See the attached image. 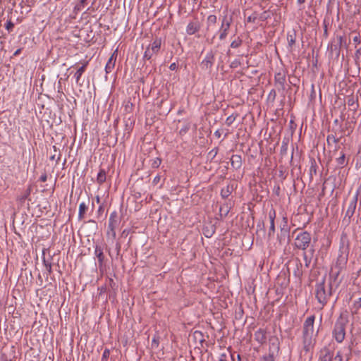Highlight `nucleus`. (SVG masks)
<instances>
[{"label": "nucleus", "mask_w": 361, "mask_h": 361, "mask_svg": "<svg viewBox=\"0 0 361 361\" xmlns=\"http://www.w3.org/2000/svg\"><path fill=\"white\" fill-rule=\"evenodd\" d=\"M314 319V315H311L305 319L303 324L302 350L305 353L310 351L315 343L313 338Z\"/></svg>", "instance_id": "1"}, {"label": "nucleus", "mask_w": 361, "mask_h": 361, "mask_svg": "<svg viewBox=\"0 0 361 361\" xmlns=\"http://www.w3.org/2000/svg\"><path fill=\"white\" fill-rule=\"evenodd\" d=\"M348 322V312L344 311L341 312L336 321L332 332L333 337L335 338L336 342L341 343L344 341L345 337V328Z\"/></svg>", "instance_id": "2"}, {"label": "nucleus", "mask_w": 361, "mask_h": 361, "mask_svg": "<svg viewBox=\"0 0 361 361\" xmlns=\"http://www.w3.org/2000/svg\"><path fill=\"white\" fill-rule=\"evenodd\" d=\"M331 295V284H325V279L316 284V298L318 302L324 307Z\"/></svg>", "instance_id": "3"}, {"label": "nucleus", "mask_w": 361, "mask_h": 361, "mask_svg": "<svg viewBox=\"0 0 361 361\" xmlns=\"http://www.w3.org/2000/svg\"><path fill=\"white\" fill-rule=\"evenodd\" d=\"M220 22L221 25L217 34L219 35V39L223 41L227 37L233 23L232 15H229L227 11H224V15L220 18Z\"/></svg>", "instance_id": "4"}, {"label": "nucleus", "mask_w": 361, "mask_h": 361, "mask_svg": "<svg viewBox=\"0 0 361 361\" xmlns=\"http://www.w3.org/2000/svg\"><path fill=\"white\" fill-rule=\"evenodd\" d=\"M349 254V241L345 235H342L340 239L339 254L337 259V263L339 265H344L348 261Z\"/></svg>", "instance_id": "5"}, {"label": "nucleus", "mask_w": 361, "mask_h": 361, "mask_svg": "<svg viewBox=\"0 0 361 361\" xmlns=\"http://www.w3.org/2000/svg\"><path fill=\"white\" fill-rule=\"evenodd\" d=\"M311 234L307 231L298 233L295 239L294 245L299 250L305 251L311 243Z\"/></svg>", "instance_id": "6"}, {"label": "nucleus", "mask_w": 361, "mask_h": 361, "mask_svg": "<svg viewBox=\"0 0 361 361\" xmlns=\"http://www.w3.org/2000/svg\"><path fill=\"white\" fill-rule=\"evenodd\" d=\"M269 353L262 357V361H274L275 353L279 350V342L277 338L272 337L269 339Z\"/></svg>", "instance_id": "7"}, {"label": "nucleus", "mask_w": 361, "mask_h": 361, "mask_svg": "<svg viewBox=\"0 0 361 361\" xmlns=\"http://www.w3.org/2000/svg\"><path fill=\"white\" fill-rule=\"evenodd\" d=\"M214 61V56L212 51L208 52L201 63L202 68L205 70L210 69Z\"/></svg>", "instance_id": "8"}, {"label": "nucleus", "mask_w": 361, "mask_h": 361, "mask_svg": "<svg viewBox=\"0 0 361 361\" xmlns=\"http://www.w3.org/2000/svg\"><path fill=\"white\" fill-rule=\"evenodd\" d=\"M200 23L197 20L190 21L186 27V32L189 35H192L200 30Z\"/></svg>", "instance_id": "9"}, {"label": "nucleus", "mask_w": 361, "mask_h": 361, "mask_svg": "<svg viewBox=\"0 0 361 361\" xmlns=\"http://www.w3.org/2000/svg\"><path fill=\"white\" fill-rule=\"evenodd\" d=\"M217 22V17L216 15H209L206 20V33L208 34L210 31L214 30V27Z\"/></svg>", "instance_id": "10"}, {"label": "nucleus", "mask_w": 361, "mask_h": 361, "mask_svg": "<svg viewBox=\"0 0 361 361\" xmlns=\"http://www.w3.org/2000/svg\"><path fill=\"white\" fill-rule=\"evenodd\" d=\"M255 339L260 344H263L267 341V331L264 329H259L255 333Z\"/></svg>", "instance_id": "11"}, {"label": "nucleus", "mask_w": 361, "mask_h": 361, "mask_svg": "<svg viewBox=\"0 0 361 361\" xmlns=\"http://www.w3.org/2000/svg\"><path fill=\"white\" fill-rule=\"evenodd\" d=\"M119 223L120 219L116 211L112 212L109 216L108 227L117 228Z\"/></svg>", "instance_id": "12"}, {"label": "nucleus", "mask_w": 361, "mask_h": 361, "mask_svg": "<svg viewBox=\"0 0 361 361\" xmlns=\"http://www.w3.org/2000/svg\"><path fill=\"white\" fill-rule=\"evenodd\" d=\"M231 166L235 169H239L242 166V157L239 154H233L231 158Z\"/></svg>", "instance_id": "13"}, {"label": "nucleus", "mask_w": 361, "mask_h": 361, "mask_svg": "<svg viewBox=\"0 0 361 361\" xmlns=\"http://www.w3.org/2000/svg\"><path fill=\"white\" fill-rule=\"evenodd\" d=\"M357 196L355 195L348 205V209H347L346 214H345L346 216L351 217L354 214L355 208H356V205H357Z\"/></svg>", "instance_id": "14"}, {"label": "nucleus", "mask_w": 361, "mask_h": 361, "mask_svg": "<svg viewBox=\"0 0 361 361\" xmlns=\"http://www.w3.org/2000/svg\"><path fill=\"white\" fill-rule=\"evenodd\" d=\"M161 46V38H156L147 47L149 48L152 53L157 54Z\"/></svg>", "instance_id": "15"}, {"label": "nucleus", "mask_w": 361, "mask_h": 361, "mask_svg": "<svg viewBox=\"0 0 361 361\" xmlns=\"http://www.w3.org/2000/svg\"><path fill=\"white\" fill-rule=\"evenodd\" d=\"M116 56H115V52L111 55V56L109 59L106 66L105 71L106 73H109L114 69L115 66Z\"/></svg>", "instance_id": "16"}, {"label": "nucleus", "mask_w": 361, "mask_h": 361, "mask_svg": "<svg viewBox=\"0 0 361 361\" xmlns=\"http://www.w3.org/2000/svg\"><path fill=\"white\" fill-rule=\"evenodd\" d=\"M94 255L98 259L99 265L102 266L104 259L103 248L101 246L97 245L94 247Z\"/></svg>", "instance_id": "17"}, {"label": "nucleus", "mask_w": 361, "mask_h": 361, "mask_svg": "<svg viewBox=\"0 0 361 361\" xmlns=\"http://www.w3.org/2000/svg\"><path fill=\"white\" fill-rule=\"evenodd\" d=\"M88 64V61L85 62L81 67H80L75 73V78L76 83H80V80L82 75L85 71L86 67Z\"/></svg>", "instance_id": "18"}, {"label": "nucleus", "mask_w": 361, "mask_h": 361, "mask_svg": "<svg viewBox=\"0 0 361 361\" xmlns=\"http://www.w3.org/2000/svg\"><path fill=\"white\" fill-rule=\"evenodd\" d=\"M87 206L85 202H81L79 205V211H78V219L82 220L85 217V214L87 210Z\"/></svg>", "instance_id": "19"}, {"label": "nucleus", "mask_w": 361, "mask_h": 361, "mask_svg": "<svg viewBox=\"0 0 361 361\" xmlns=\"http://www.w3.org/2000/svg\"><path fill=\"white\" fill-rule=\"evenodd\" d=\"M322 355L319 357V361H331L332 355L329 349H324L322 351Z\"/></svg>", "instance_id": "20"}, {"label": "nucleus", "mask_w": 361, "mask_h": 361, "mask_svg": "<svg viewBox=\"0 0 361 361\" xmlns=\"http://www.w3.org/2000/svg\"><path fill=\"white\" fill-rule=\"evenodd\" d=\"M106 173L104 169H100L97 176V182L101 185L106 181Z\"/></svg>", "instance_id": "21"}, {"label": "nucleus", "mask_w": 361, "mask_h": 361, "mask_svg": "<svg viewBox=\"0 0 361 361\" xmlns=\"http://www.w3.org/2000/svg\"><path fill=\"white\" fill-rule=\"evenodd\" d=\"M43 264L46 268V270L47 271V276L51 274L52 272V266H51V259H47L44 256L42 257Z\"/></svg>", "instance_id": "22"}, {"label": "nucleus", "mask_w": 361, "mask_h": 361, "mask_svg": "<svg viewBox=\"0 0 361 361\" xmlns=\"http://www.w3.org/2000/svg\"><path fill=\"white\" fill-rule=\"evenodd\" d=\"M87 0H80V1L75 6L74 11L78 13L81 11L87 5Z\"/></svg>", "instance_id": "23"}, {"label": "nucleus", "mask_w": 361, "mask_h": 361, "mask_svg": "<svg viewBox=\"0 0 361 361\" xmlns=\"http://www.w3.org/2000/svg\"><path fill=\"white\" fill-rule=\"evenodd\" d=\"M232 192V188L227 185L226 188H222L221 191V195L223 198L228 197Z\"/></svg>", "instance_id": "24"}, {"label": "nucleus", "mask_w": 361, "mask_h": 361, "mask_svg": "<svg viewBox=\"0 0 361 361\" xmlns=\"http://www.w3.org/2000/svg\"><path fill=\"white\" fill-rule=\"evenodd\" d=\"M243 43V40L240 37H237L234 40H233L231 43L230 47L233 49L238 48Z\"/></svg>", "instance_id": "25"}, {"label": "nucleus", "mask_w": 361, "mask_h": 361, "mask_svg": "<svg viewBox=\"0 0 361 361\" xmlns=\"http://www.w3.org/2000/svg\"><path fill=\"white\" fill-rule=\"evenodd\" d=\"M154 54H155L152 53V50L149 48L147 47L144 53L143 58L146 60H149Z\"/></svg>", "instance_id": "26"}, {"label": "nucleus", "mask_w": 361, "mask_h": 361, "mask_svg": "<svg viewBox=\"0 0 361 361\" xmlns=\"http://www.w3.org/2000/svg\"><path fill=\"white\" fill-rule=\"evenodd\" d=\"M236 117H237V115H234V114L229 116L228 117H227V118L226 120V124L228 126H231L235 121Z\"/></svg>", "instance_id": "27"}, {"label": "nucleus", "mask_w": 361, "mask_h": 361, "mask_svg": "<svg viewBox=\"0 0 361 361\" xmlns=\"http://www.w3.org/2000/svg\"><path fill=\"white\" fill-rule=\"evenodd\" d=\"M116 228L112 227H108L107 235L111 237L112 239H115L116 236Z\"/></svg>", "instance_id": "28"}, {"label": "nucleus", "mask_w": 361, "mask_h": 361, "mask_svg": "<svg viewBox=\"0 0 361 361\" xmlns=\"http://www.w3.org/2000/svg\"><path fill=\"white\" fill-rule=\"evenodd\" d=\"M353 308L355 309V312L353 314L357 313V310L361 308V298H358L357 300H355L353 305Z\"/></svg>", "instance_id": "29"}, {"label": "nucleus", "mask_w": 361, "mask_h": 361, "mask_svg": "<svg viewBox=\"0 0 361 361\" xmlns=\"http://www.w3.org/2000/svg\"><path fill=\"white\" fill-rule=\"evenodd\" d=\"M190 128V123H186L185 125H184L179 130V134L180 135H184L185 134L187 133V132L189 130Z\"/></svg>", "instance_id": "30"}, {"label": "nucleus", "mask_w": 361, "mask_h": 361, "mask_svg": "<svg viewBox=\"0 0 361 361\" xmlns=\"http://www.w3.org/2000/svg\"><path fill=\"white\" fill-rule=\"evenodd\" d=\"M161 164V159L159 157H157L152 160L151 166L152 168H158Z\"/></svg>", "instance_id": "31"}, {"label": "nucleus", "mask_w": 361, "mask_h": 361, "mask_svg": "<svg viewBox=\"0 0 361 361\" xmlns=\"http://www.w3.org/2000/svg\"><path fill=\"white\" fill-rule=\"evenodd\" d=\"M326 141H327V143L328 145H331V142L333 143H337L338 142V139L336 138L334 135H329L327 136V138H326Z\"/></svg>", "instance_id": "32"}, {"label": "nucleus", "mask_w": 361, "mask_h": 361, "mask_svg": "<svg viewBox=\"0 0 361 361\" xmlns=\"http://www.w3.org/2000/svg\"><path fill=\"white\" fill-rule=\"evenodd\" d=\"M337 39L338 42L339 47H345L346 46V40L343 36H337Z\"/></svg>", "instance_id": "33"}, {"label": "nucleus", "mask_w": 361, "mask_h": 361, "mask_svg": "<svg viewBox=\"0 0 361 361\" xmlns=\"http://www.w3.org/2000/svg\"><path fill=\"white\" fill-rule=\"evenodd\" d=\"M269 220H270V224L271 223H274V220H275V218H276V211L272 209L269 211Z\"/></svg>", "instance_id": "34"}, {"label": "nucleus", "mask_w": 361, "mask_h": 361, "mask_svg": "<svg viewBox=\"0 0 361 361\" xmlns=\"http://www.w3.org/2000/svg\"><path fill=\"white\" fill-rule=\"evenodd\" d=\"M345 154L344 153H342L341 155L337 158L336 159V162L338 165H341V166H343L344 165V163H345Z\"/></svg>", "instance_id": "35"}, {"label": "nucleus", "mask_w": 361, "mask_h": 361, "mask_svg": "<svg viewBox=\"0 0 361 361\" xmlns=\"http://www.w3.org/2000/svg\"><path fill=\"white\" fill-rule=\"evenodd\" d=\"M13 27L14 23H13L11 20H8L5 25V27L8 31V32L13 30Z\"/></svg>", "instance_id": "36"}, {"label": "nucleus", "mask_w": 361, "mask_h": 361, "mask_svg": "<svg viewBox=\"0 0 361 361\" xmlns=\"http://www.w3.org/2000/svg\"><path fill=\"white\" fill-rule=\"evenodd\" d=\"M302 255H303V259L305 260V267H309L310 262H311V259L308 258L307 253L305 252H304Z\"/></svg>", "instance_id": "37"}, {"label": "nucleus", "mask_w": 361, "mask_h": 361, "mask_svg": "<svg viewBox=\"0 0 361 361\" xmlns=\"http://www.w3.org/2000/svg\"><path fill=\"white\" fill-rule=\"evenodd\" d=\"M274 233H275V224H274V223H271L269 230L268 232V235L269 237L271 235H274Z\"/></svg>", "instance_id": "38"}, {"label": "nucleus", "mask_w": 361, "mask_h": 361, "mask_svg": "<svg viewBox=\"0 0 361 361\" xmlns=\"http://www.w3.org/2000/svg\"><path fill=\"white\" fill-rule=\"evenodd\" d=\"M275 79L276 81L279 82L281 85H283L285 81L284 77L282 76L280 73L275 76Z\"/></svg>", "instance_id": "39"}, {"label": "nucleus", "mask_w": 361, "mask_h": 361, "mask_svg": "<svg viewBox=\"0 0 361 361\" xmlns=\"http://www.w3.org/2000/svg\"><path fill=\"white\" fill-rule=\"evenodd\" d=\"M159 341L158 337H154L152 340V347L157 348L159 346Z\"/></svg>", "instance_id": "40"}, {"label": "nucleus", "mask_w": 361, "mask_h": 361, "mask_svg": "<svg viewBox=\"0 0 361 361\" xmlns=\"http://www.w3.org/2000/svg\"><path fill=\"white\" fill-rule=\"evenodd\" d=\"M288 42L289 46L292 47L295 43V38L292 35H288Z\"/></svg>", "instance_id": "41"}, {"label": "nucleus", "mask_w": 361, "mask_h": 361, "mask_svg": "<svg viewBox=\"0 0 361 361\" xmlns=\"http://www.w3.org/2000/svg\"><path fill=\"white\" fill-rule=\"evenodd\" d=\"M355 57L358 60H361V48H359L355 51Z\"/></svg>", "instance_id": "42"}, {"label": "nucleus", "mask_w": 361, "mask_h": 361, "mask_svg": "<svg viewBox=\"0 0 361 361\" xmlns=\"http://www.w3.org/2000/svg\"><path fill=\"white\" fill-rule=\"evenodd\" d=\"M109 356V350L108 349H105L103 352L102 359H107Z\"/></svg>", "instance_id": "43"}, {"label": "nucleus", "mask_w": 361, "mask_h": 361, "mask_svg": "<svg viewBox=\"0 0 361 361\" xmlns=\"http://www.w3.org/2000/svg\"><path fill=\"white\" fill-rule=\"evenodd\" d=\"M219 361H228L227 360V355L225 353H222L220 355Z\"/></svg>", "instance_id": "44"}, {"label": "nucleus", "mask_w": 361, "mask_h": 361, "mask_svg": "<svg viewBox=\"0 0 361 361\" xmlns=\"http://www.w3.org/2000/svg\"><path fill=\"white\" fill-rule=\"evenodd\" d=\"M240 65V61L238 60H234L231 65V68H237Z\"/></svg>", "instance_id": "45"}, {"label": "nucleus", "mask_w": 361, "mask_h": 361, "mask_svg": "<svg viewBox=\"0 0 361 361\" xmlns=\"http://www.w3.org/2000/svg\"><path fill=\"white\" fill-rule=\"evenodd\" d=\"M334 359H335V360L342 361V360H343V357H342V355H341V353H340V352H338V353H337V354H336V355L335 356Z\"/></svg>", "instance_id": "46"}, {"label": "nucleus", "mask_w": 361, "mask_h": 361, "mask_svg": "<svg viewBox=\"0 0 361 361\" xmlns=\"http://www.w3.org/2000/svg\"><path fill=\"white\" fill-rule=\"evenodd\" d=\"M160 179H161L160 176H159V175L156 176L153 179V183L154 185H157L159 182Z\"/></svg>", "instance_id": "47"}, {"label": "nucleus", "mask_w": 361, "mask_h": 361, "mask_svg": "<svg viewBox=\"0 0 361 361\" xmlns=\"http://www.w3.org/2000/svg\"><path fill=\"white\" fill-rule=\"evenodd\" d=\"M176 63H172L170 66H169V68L172 71H174L176 68Z\"/></svg>", "instance_id": "48"}, {"label": "nucleus", "mask_w": 361, "mask_h": 361, "mask_svg": "<svg viewBox=\"0 0 361 361\" xmlns=\"http://www.w3.org/2000/svg\"><path fill=\"white\" fill-rule=\"evenodd\" d=\"M214 135L216 137H217L218 138H219L221 137V133L220 130H216L214 132Z\"/></svg>", "instance_id": "49"}, {"label": "nucleus", "mask_w": 361, "mask_h": 361, "mask_svg": "<svg viewBox=\"0 0 361 361\" xmlns=\"http://www.w3.org/2000/svg\"><path fill=\"white\" fill-rule=\"evenodd\" d=\"M353 41L355 42V43H360V37L359 36H355L354 38H353Z\"/></svg>", "instance_id": "50"}, {"label": "nucleus", "mask_w": 361, "mask_h": 361, "mask_svg": "<svg viewBox=\"0 0 361 361\" xmlns=\"http://www.w3.org/2000/svg\"><path fill=\"white\" fill-rule=\"evenodd\" d=\"M288 233V231L284 228H281V234L286 235Z\"/></svg>", "instance_id": "51"}, {"label": "nucleus", "mask_w": 361, "mask_h": 361, "mask_svg": "<svg viewBox=\"0 0 361 361\" xmlns=\"http://www.w3.org/2000/svg\"><path fill=\"white\" fill-rule=\"evenodd\" d=\"M40 180L42 181V182H45L47 180V176L44 175V176H42L40 177Z\"/></svg>", "instance_id": "52"}, {"label": "nucleus", "mask_w": 361, "mask_h": 361, "mask_svg": "<svg viewBox=\"0 0 361 361\" xmlns=\"http://www.w3.org/2000/svg\"><path fill=\"white\" fill-rule=\"evenodd\" d=\"M305 2V0H298V3L299 4H304Z\"/></svg>", "instance_id": "53"}, {"label": "nucleus", "mask_w": 361, "mask_h": 361, "mask_svg": "<svg viewBox=\"0 0 361 361\" xmlns=\"http://www.w3.org/2000/svg\"><path fill=\"white\" fill-rule=\"evenodd\" d=\"M30 194V192H27L25 195H23V197L21 198V200H25L27 198V196Z\"/></svg>", "instance_id": "54"}, {"label": "nucleus", "mask_w": 361, "mask_h": 361, "mask_svg": "<svg viewBox=\"0 0 361 361\" xmlns=\"http://www.w3.org/2000/svg\"><path fill=\"white\" fill-rule=\"evenodd\" d=\"M197 334L201 335V332L196 331L195 332V335L196 336V335H197Z\"/></svg>", "instance_id": "55"}, {"label": "nucleus", "mask_w": 361, "mask_h": 361, "mask_svg": "<svg viewBox=\"0 0 361 361\" xmlns=\"http://www.w3.org/2000/svg\"><path fill=\"white\" fill-rule=\"evenodd\" d=\"M230 355H231V359L233 360V361H234V358H233L234 355H233V353H230Z\"/></svg>", "instance_id": "56"}, {"label": "nucleus", "mask_w": 361, "mask_h": 361, "mask_svg": "<svg viewBox=\"0 0 361 361\" xmlns=\"http://www.w3.org/2000/svg\"><path fill=\"white\" fill-rule=\"evenodd\" d=\"M278 240H279V243H282V241H283L284 239H281V238H279V239H278Z\"/></svg>", "instance_id": "57"}, {"label": "nucleus", "mask_w": 361, "mask_h": 361, "mask_svg": "<svg viewBox=\"0 0 361 361\" xmlns=\"http://www.w3.org/2000/svg\"><path fill=\"white\" fill-rule=\"evenodd\" d=\"M238 361H240V355H237Z\"/></svg>", "instance_id": "58"}, {"label": "nucleus", "mask_w": 361, "mask_h": 361, "mask_svg": "<svg viewBox=\"0 0 361 361\" xmlns=\"http://www.w3.org/2000/svg\"><path fill=\"white\" fill-rule=\"evenodd\" d=\"M19 52H20V49H18V50L15 52V55L18 54Z\"/></svg>", "instance_id": "59"}, {"label": "nucleus", "mask_w": 361, "mask_h": 361, "mask_svg": "<svg viewBox=\"0 0 361 361\" xmlns=\"http://www.w3.org/2000/svg\"><path fill=\"white\" fill-rule=\"evenodd\" d=\"M247 21H248V22H250V21H251V17H248V18H247Z\"/></svg>", "instance_id": "60"}, {"label": "nucleus", "mask_w": 361, "mask_h": 361, "mask_svg": "<svg viewBox=\"0 0 361 361\" xmlns=\"http://www.w3.org/2000/svg\"><path fill=\"white\" fill-rule=\"evenodd\" d=\"M97 202H99V197H97Z\"/></svg>", "instance_id": "61"}, {"label": "nucleus", "mask_w": 361, "mask_h": 361, "mask_svg": "<svg viewBox=\"0 0 361 361\" xmlns=\"http://www.w3.org/2000/svg\"><path fill=\"white\" fill-rule=\"evenodd\" d=\"M283 219H284V221H285V224H287L286 219V218H284Z\"/></svg>", "instance_id": "62"}, {"label": "nucleus", "mask_w": 361, "mask_h": 361, "mask_svg": "<svg viewBox=\"0 0 361 361\" xmlns=\"http://www.w3.org/2000/svg\"><path fill=\"white\" fill-rule=\"evenodd\" d=\"M123 234H126V231H123Z\"/></svg>", "instance_id": "63"}, {"label": "nucleus", "mask_w": 361, "mask_h": 361, "mask_svg": "<svg viewBox=\"0 0 361 361\" xmlns=\"http://www.w3.org/2000/svg\"><path fill=\"white\" fill-rule=\"evenodd\" d=\"M123 234H126V231H123Z\"/></svg>", "instance_id": "64"}]
</instances>
